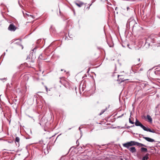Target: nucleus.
Masks as SVG:
<instances>
[{
    "label": "nucleus",
    "mask_w": 160,
    "mask_h": 160,
    "mask_svg": "<svg viewBox=\"0 0 160 160\" xmlns=\"http://www.w3.org/2000/svg\"><path fill=\"white\" fill-rule=\"evenodd\" d=\"M119 76H118V78H119Z\"/></svg>",
    "instance_id": "obj_23"
},
{
    "label": "nucleus",
    "mask_w": 160,
    "mask_h": 160,
    "mask_svg": "<svg viewBox=\"0 0 160 160\" xmlns=\"http://www.w3.org/2000/svg\"><path fill=\"white\" fill-rule=\"evenodd\" d=\"M124 80H123V79H122L121 80V82H123V81H124Z\"/></svg>",
    "instance_id": "obj_15"
},
{
    "label": "nucleus",
    "mask_w": 160,
    "mask_h": 160,
    "mask_svg": "<svg viewBox=\"0 0 160 160\" xmlns=\"http://www.w3.org/2000/svg\"><path fill=\"white\" fill-rule=\"evenodd\" d=\"M15 44V46L17 47V48L18 49H22L23 48V45L22 44L21 41L20 40H18L15 41V42H12Z\"/></svg>",
    "instance_id": "obj_3"
},
{
    "label": "nucleus",
    "mask_w": 160,
    "mask_h": 160,
    "mask_svg": "<svg viewBox=\"0 0 160 160\" xmlns=\"http://www.w3.org/2000/svg\"><path fill=\"white\" fill-rule=\"evenodd\" d=\"M76 5L79 7H81L83 6H85L84 3L82 2H79V3H75Z\"/></svg>",
    "instance_id": "obj_7"
},
{
    "label": "nucleus",
    "mask_w": 160,
    "mask_h": 160,
    "mask_svg": "<svg viewBox=\"0 0 160 160\" xmlns=\"http://www.w3.org/2000/svg\"><path fill=\"white\" fill-rule=\"evenodd\" d=\"M143 138L148 142H155L154 139L148 137H143Z\"/></svg>",
    "instance_id": "obj_5"
},
{
    "label": "nucleus",
    "mask_w": 160,
    "mask_h": 160,
    "mask_svg": "<svg viewBox=\"0 0 160 160\" xmlns=\"http://www.w3.org/2000/svg\"><path fill=\"white\" fill-rule=\"evenodd\" d=\"M106 109L102 110L101 112L99 114V115H101L106 111Z\"/></svg>",
    "instance_id": "obj_12"
},
{
    "label": "nucleus",
    "mask_w": 160,
    "mask_h": 160,
    "mask_svg": "<svg viewBox=\"0 0 160 160\" xmlns=\"http://www.w3.org/2000/svg\"><path fill=\"white\" fill-rule=\"evenodd\" d=\"M121 117V116H120L119 117Z\"/></svg>",
    "instance_id": "obj_22"
},
{
    "label": "nucleus",
    "mask_w": 160,
    "mask_h": 160,
    "mask_svg": "<svg viewBox=\"0 0 160 160\" xmlns=\"http://www.w3.org/2000/svg\"><path fill=\"white\" fill-rule=\"evenodd\" d=\"M149 157L148 154H146L145 156L143 157L142 160H147L148 159Z\"/></svg>",
    "instance_id": "obj_8"
},
{
    "label": "nucleus",
    "mask_w": 160,
    "mask_h": 160,
    "mask_svg": "<svg viewBox=\"0 0 160 160\" xmlns=\"http://www.w3.org/2000/svg\"><path fill=\"white\" fill-rule=\"evenodd\" d=\"M60 79H61V80H60V82H61V83H62V80H64V79L65 78H61Z\"/></svg>",
    "instance_id": "obj_13"
},
{
    "label": "nucleus",
    "mask_w": 160,
    "mask_h": 160,
    "mask_svg": "<svg viewBox=\"0 0 160 160\" xmlns=\"http://www.w3.org/2000/svg\"><path fill=\"white\" fill-rule=\"evenodd\" d=\"M89 7H87V9H89Z\"/></svg>",
    "instance_id": "obj_19"
},
{
    "label": "nucleus",
    "mask_w": 160,
    "mask_h": 160,
    "mask_svg": "<svg viewBox=\"0 0 160 160\" xmlns=\"http://www.w3.org/2000/svg\"><path fill=\"white\" fill-rule=\"evenodd\" d=\"M138 61L139 62V61H140V58H138Z\"/></svg>",
    "instance_id": "obj_17"
},
{
    "label": "nucleus",
    "mask_w": 160,
    "mask_h": 160,
    "mask_svg": "<svg viewBox=\"0 0 160 160\" xmlns=\"http://www.w3.org/2000/svg\"><path fill=\"white\" fill-rule=\"evenodd\" d=\"M141 150L142 152H147V149L146 148L142 147L141 148Z\"/></svg>",
    "instance_id": "obj_11"
},
{
    "label": "nucleus",
    "mask_w": 160,
    "mask_h": 160,
    "mask_svg": "<svg viewBox=\"0 0 160 160\" xmlns=\"http://www.w3.org/2000/svg\"><path fill=\"white\" fill-rule=\"evenodd\" d=\"M20 141L19 138L18 137H16L15 139V142L16 143L17 142L19 144Z\"/></svg>",
    "instance_id": "obj_10"
},
{
    "label": "nucleus",
    "mask_w": 160,
    "mask_h": 160,
    "mask_svg": "<svg viewBox=\"0 0 160 160\" xmlns=\"http://www.w3.org/2000/svg\"><path fill=\"white\" fill-rule=\"evenodd\" d=\"M11 23L8 28V30L14 32L18 28L17 27L15 26L14 24L11 22H9Z\"/></svg>",
    "instance_id": "obj_4"
},
{
    "label": "nucleus",
    "mask_w": 160,
    "mask_h": 160,
    "mask_svg": "<svg viewBox=\"0 0 160 160\" xmlns=\"http://www.w3.org/2000/svg\"><path fill=\"white\" fill-rule=\"evenodd\" d=\"M135 125L137 126H140L144 130L148 131L150 132L154 133L155 132L154 130H152L150 129L147 128L145 127L139 121L136 119V121L135 123Z\"/></svg>",
    "instance_id": "obj_2"
},
{
    "label": "nucleus",
    "mask_w": 160,
    "mask_h": 160,
    "mask_svg": "<svg viewBox=\"0 0 160 160\" xmlns=\"http://www.w3.org/2000/svg\"><path fill=\"white\" fill-rule=\"evenodd\" d=\"M147 118L148 119V121L150 122H152V119L151 116L149 115H147Z\"/></svg>",
    "instance_id": "obj_9"
},
{
    "label": "nucleus",
    "mask_w": 160,
    "mask_h": 160,
    "mask_svg": "<svg viewBox=\"0 0 160 160\" xmlns=\"http://www.w3.org/2000/svg\"><path fill=\"white\" fill-rule=\"evenodd\" d=\"M129 122L130 123H131V124H134V122H132L131 120V119L130 118H129Z\"/></svg>",
    "instance_id": "obj_14"
},
{
    "label": "nucleus",
    "mask_w": 160,
    "mask_h": 160,
    "mask_svg": "<svg viewBox=\"0 0 160 160\" xmlns=\"http://www.w3.org/2000/svg\"><path fill=\"white\" fill-rule=\"evenodd\" d=\"M134 145H137V146H139V147L142 146L146 147V146L144 144L134 141H131L130 142H128L126 143L123 144V146L124 147L127 148L132 153L135 152L136 151V149L134 147L131 148L129 147L130 146Z\"/></svg>",
    "instance_id": "obj_1"
},
{
    "label": "nucleus",
    "mask_w": 160,
    "mask_h": 160,
    "mask_svg": "<svg viewBox=\"0 0 160 160\" xmlns=\"http://www.w3.org/2000/svg\"><path fill=\"white\" fill-rule=\"evenodd\" d=\"M128 22L129 24L130 25H132L133 24H134L133 28H134L135 24H137L136 22H135V21L133 19H132L131 21V20H129L128 21Z\"/></svg>",
    "instance_id": "obj_6"
},
{
    "label": "nucleus",
    "mask_w": 160,
    "mask_h": 160,
    "mask_svg": "<svg viewBox=\"0 0 160 160\" xmlns=\"http://www.w3.org/2000/svg\"><path fill=\"white\" fill-rule=\"evenodd\" d=\"M129 9V7H127V10H128Z\"/></svg>",
    "instance_id": "obj_16"
},
{
    "label": "nucleus",
    "mask_w": 160,
    "mask_h": 160,
    "mask_svg": "<svg viewBox=\"0 0 160 160\" xmlns=\"http://www.w3.org/2000/svg\"><path fill=\"white\" fill-rule=\"evenodd\" d=\"M30 16H31V17H33V16H32L31 15H30Z\"/></svg>",
    "instance_id": "obj_20"
},
{
    "label": "nucleus",
    "mask_w": 160,
    "mask_h": 160,
    "mask_svg": "<svg viewBox=\"0 0 160 160\" xmlns=\"http://www.w3.org/2000/svg\"><path fill=\"white\" fill-rule=\"evenodd\" d=\"M26 15H27L28 16H29V14H27V13H26Z\"/></svg>",
    "instance_id": "obj_18"
},
{
    "label": "nucleus",
    "mask_w": 160,
    "mask_h": 160,
    "mask_svg": "<svg viewBox=\"0 0 160 160\" xmlns=\"http://www.w3.org/2000/svg\"><path fill=\"white\" fill-rule=\"evenodd\" d=\"M39 58H40V56L39 57Z\"/></svg>",
    "instance_id": "obj_21"
}]
</instances>
